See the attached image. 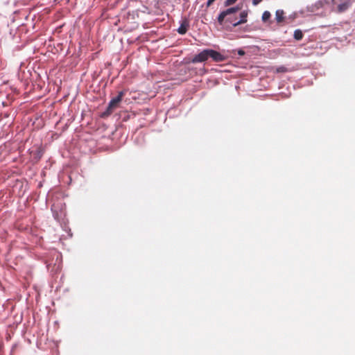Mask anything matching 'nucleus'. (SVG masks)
I'll return each instance as SVG.
<instances>
[{
	"label": "nucleus",
	"mask_w": 355,
	"mask_h": 355,
	"mask_svg": "<svg viewBox=\"0 0 355 355\" xmlns=\"http://www.w3.org/2000/svg\"><path fill=\"white\" fill-rule=\"evenodd\" d=\"M209 58V49H206L196 55L193 59V63L202 62Z\"/></svg>",
	"instance_id": "1"
},
{
	"label": "nucleus",
	"mask_w": 355,
	"mask_h": 355,
	"mask_svg": "<svg viewBox=\"0 0 355 355\" xmlns=\"http://www.w3.org/2000/svg\"><path fill=\"white\" fill-rule=\"evenodd\" d=\"M334 4H336L338 1L340 3L338 4V12H343L345 11L350 6L349 0H332Z\"/></svg>",
	"instance_id": "2"
},
{
	"label": "nucleus",
	"mask_w": 355,
	"mask_h": 355,
	"mask_svg": "<svg viewBox=\"0 0 355 355\" xmlns=\"http://www.w3.org/2000/svg\"><path fill=\"white\" fill-rule=\"evenodd\" d=\"M119 105L114 100L112 99L109 103L107 110L103 112V116L110 115L119 107Z\"/></svg>",
	"instance_id": "3"
},
{
	"label": "nucleus",
	"mask_w": 355,
	"mask_h": 355,
	"mask_svg": "<svg viewBox=\"0 0 355 355\" xmlns=\"http://www.w3.org/2000/svg\"><path fill=\"white\" fill-rule=\"evenodd\" d=\"M119 105L114 100L112 99L109 103L107 110L103 112V116L110 115L119 107Z\"/></svg>",
	"instance_id": "4"
},
{
	"label": "nucleus",
	"mask_w": 355,
	"mask_h": 355,
	"mask_svg": "<svg viewBox=\"0 0 355 355\" xmlns=\"http://www.w3.org/2000/svg\"><path fill=\"white\" fill-rule=\"evenodd\" d=\"M209 58H211L216 62H220L225 60L224 55L212 49H209Z\"/></svg>",
	"instance_id": "5"
},
{
	"label": "nucleus",
	"mask_w": 355,
	"mask_h": 355,
	"mask_svg": "<svg viewBox=\"0 0 355 355\" xmlns=\"http://www.w3.org/2000/svg\"><path fill=\"white\" fill-rule=\"evenodd\" d=\"M247 16H248L247 11L244 10V11L241 12L240 14L241 19L236 22L233 23V26H236L241 24L245 23L247 21Z\"/></svg>",
	"instance_id": "6"
},
{
	"label": "nucleus",
	"mask_w": 355,
	"mask_h": 355,
	"mask_svg": "<svg viewBox=\"0 0 355 355\" xmlns=\"http://www.w3.org/2000/svg\"><path fill=\"white\" fill-rule=\"evenodd\" d=\"M126 94V91L125 90H122L121 92H119L118 93V95L113 98L112 99L114 100V101H116L117 103H120L121 101H122L123 96L125 95Z\"/></svg>",
	"instance_id": "7"
},
{
	"label": "nucleus",
	"mask_w": 355,
	"mask_h": 355,
	"mask_svg": "<svg viewBox=\"0 0 355 355\" xmlns=\"http://www.w3.org/2000/svg\"><path fill=\"white\" fill-rule=\"evenodd\" d=\"M275 19L278 23L282 22L284 19V11L277 10L275 12Z\"/></svg>",
	"instance_id": "8"
},
{
	"label": "nucleus",
	"mask_w": 355,
	"mask_h": 355,
	"mask_svg": "<svg viewBox=\"0 0 355 355\" xmlns=\"http://www.w3.org/2000/svg\"><path fill=\"white\" fill-rule=\"evenodd\" d=\"M239 9L240 8L239 7H233V8H228V9L224 10L223 12H225L226 16H228L236 12L237 11H239Z\"/></svg>",
	"instance_id": "9"
},
{
	"label": "nucleus",
	"mask_w": 355,
	"mask_h": 355,
	"mask_svg": "<svg viewBox=\"0 0 355 355\" xmlns=\"http://www.w3.org/2000/svg\"><path fill=\"white\" fill-rule=\"evenodd\" d=\"M188 24L186 22H184L181 24V26L178 28V33L180 34H184L187 31Z\"/></svg>",
	"instance_id": "10"
},
{
	"label": "nucleus",
	"mask_w": 355,
	"mask_h": 355,
	"mask_svg": "<svg viewBox=\"0 0 355 355\" xmlns=\"http://www.w3.org/2000/svg\"><path fill=\"white\" fill-rule=\"evenodd\" d=\"M302 37H303V33L300 30H296L294 32V37L297 40H301L302 38Z\"/></svg>",
	"instance_id": "11"
},
{
	"label": "nucleus",
	"mask_w": 355,
	"mask_h": 355,
	"mask_svg": "<svg viewBox=\"0 0 355 355\" xmlns=\"http://www.w3.org/2000/svg\"><path fill=\"white\" fill-rule=\"evenodd\" d=\"M270 12L268 11H265L262 15V20L263 21H267L270 18Z\"/></svg>",
	"instance_id": "12"
},
{
	"label": "nucleus",
	"mask_w": 355,
	"mask_h": 355,
	"mask_svg": "<svg viewBox=\"0 0 355 355\" xmlns=\"http://www.w3.org/2000/svg\"><path fill=\"white\" fill-rule=\"evenodd\" d=\"M226 15L225 14V12L223 11L220 13L218 17V22L222 24L225 18L226 17Z\"/></svg>",
	"instance_id": "13"
},
{
	"label": "nucleus",
	"mask_w": 355,
	"mask_h": 355,
	"mask_svg": "<svg viewBox=\"0 0 355 355\" xmlns=\"http://www.w3.org/2000/svg\"><path fill=\"white\" fill-rule=\"evenodd\" d=\"M288 71V68H275V73H285Z\"/></svg>",
	"instance_id": "14"
},
{
	"label": "nucleus",
	"mask_w": 355,
	"mask_h": 355,
	"mask_svg": "<svg viewBox=\"0 0 355 355\" xmlns=\"http://www.w3.org/2000/svg\"><path fill=\"white\" fill-rule=\"evenodd\" d=\"M237 0H225V6H229L233 3H234Z\"/></svg>",
	"instance_id": "15"
},
{
	"label": "nucleus",
	"mask_w": 355,
	"mask_h": 355,
	"mask_svg": "<svg viewBox=\"0 0 355 355\" xmlns=\"http://www.w3.org/2000/svg\"><path fill=\"white\" fill-rule=\"evenodd\" d=\"M216 0H208L207 3V6H210Z\"/></svg>",
	"instance_id": "16"
},
{
	"label": "nucleus",
	"mask_w": 355,
	"mask_h": 355,
	"mask_svg": "<svg viewBox=\"0 0 355 355\" xmlns=\"http://www.w3.org/2000/svg\"><path fill=\"white\" fill-rule=\"evenodd\" d=\"M262 0H253L252 3L254 6L259 4Z\"/></svg>",
	"instance_id": "17"
},
{
	"label": "nucleus",
	"mask_w": 355,
	"mask_h": 355,
	"mask_svg": "<svg viewBox=\"0 0 355 355\" xmlns=\"http://www.w3.org/2000/svg\"><path fill=\"white\" fill-rule=\"evenodd\" d=\"M238 53H239V54L240 55H244V53H244V51H243V50H239V51H238Z\"/></svg>",
	"instance_id": "18"
},
{
	"label": "nucleus",
	"mask_w": 355,
	"mask_h": 355,
	"mask_svg": "<svg viewBox=\"0 0 355 355\" xmlns=\"http://www.w3.org/2000/svg\"><path fill=\"white\" fill-rule=\"evenodd\" d=\"M38 155H39V158L41 157V154H40V152L38 151Z\"/></svg>",
	"instance_id": "19"
},
{
	"label": "nucleus",
	"mask_w": 355,
	"mask_h": 355,
	"mask_svg": "<svg viewBox=\"0 0 355 355\" xmlns=\"http://www.w3.org/2000/svg\"><path fill=\"white\" fill-rule=\"evenodd\" d=\"M227 21H230V22H232V21L230 20V18H227Z\"/></svg>",
	"instance_id": "20"
}]
</instances>
